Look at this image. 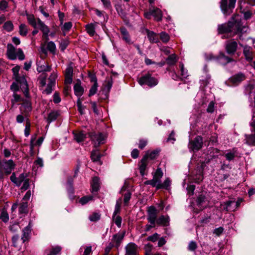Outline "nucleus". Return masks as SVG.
I'll use <instances>...</instances> for the list:
<instances>
[{
    "instance_id": "obj_1",
    "label": "nucleus",
    "mask_w": 255,
    "mask_h": 255,
    "mask_svg": "<svg viewBox=\"0 0 255 255\" xmlns=\"http://www.w3.org/2000/svg\"><path fill=\"white\" fill-rule=\"evenodd\" d=\"M248 29L247 27L242 25L238 16L233 17L232 20L227 23L220 24L218 26L219 34L226 33L231 37L237 34L246 32Z\"/></svg>"
},
{
    "instance_id": "obj_2",
    "label": "nucleus",
    "mask_w": 255,
    "mask_h": 255,
    "mask_svg": "<svg viewBox=\"0 0 255 255\" xmlns=\"http://www.w3.org/2000/svg\"><path fill=\"white\" fill-rule=\"evenodd\" d=\"M6 55L7 58L11 60L18 58L20 60L25 59V55L21 48H15L12 44H8L7 45Z\"/></svg>"
},
{
    "instance_id": "obj_3",
    "label": "nucleus",
    "mask_w": 255,
    "mask_h": 255,
    "mask_svg": "<svg viewBox=\"0 0 255 255\" xmlns=\"http://www.w3.org/2000/svg\"><path fill=\"white\" fill-rule=\"evenodd\" d=\"M15 165L12 160H3L0 161V180L3 178L2 169L6 174H9L14 169Z\"/></svg>"
},
{
    "instance_id": "obj_4",
    "label": "nucleus",
    "mask_w": 255,
    "mask_h": 255,
    "mask_svg": "<svg viewBox=\"0 0 255 255\" xmlns=\"http://www.w3.org/2000/svg\"><path fill=\"white\" fill-rule=\"evenodd\" d=\"M139 84L142 86L146 85L150 87H153L157 85L158 81L157 79L152 77L151 75L147 73L141 77L138 80Z\"/></svg>"
},
{
    "instance_id": "obj_5",
    "label": "nucleus",
    "mask_w": 255,
    "mask_h": 255,
    "mask_svg": "<svg viewBox=\"0 0 255 255\" xmlns=\"http://www.w3.org/2000/svg\"><path fill=\"white\" fill-rule=\"evenodd\" d=\"M243 200L239 199L237 201L229 200L221 204L222 208L227 211L233 212L235 211L240 205Z\"/></svg>"
},
{
    "instance_id": "obj_6",
    "label": "nucleus",
    "mask_w": 255,
    "mask_h": 255,
    "mask_svg": "<svg viewBox=\"0 0 255 255\" xmlns=\"http://www.w3.org/2000/svg\"><path fill=\"white\" fill-rule=\"evenodd\" d=\"M206 59L207 60H216L221 64L225 65L233 61V59L225 55L224 53H220L218 57H215L212 54L206 55Z\"/></svg>"
},
{
    "instance_id": "obj_7",
    "label": "nucleus",
    "mask_w": 255,
    "mask_h": 255,
    "mask_svg": "<svg viewBox=\"0 0 255 255\" xmlns=\"http://www.w3.org/2000/svg\"><path fill=\"white\" fill-rule=\"evenodd\" d=\"M203 138L201 136H196L194 140H190L188 147L191 151H198L203 146Z\"/></svg>"
},
{
    "instance_id": "obj_8",
    "label": "nucleus",
    "mask_w": 255,
    "mask_h": 255,
    "mask_svg": "<svg viewBox=\"0 0 255 255\" xmlns=\"http://www.w3.org/2000/svg\"><path fill=\"white\" fill-rule=\"evenodd\" d=\"M246 77L243 73H239L230 77L227 83L229 86H237L245 80Z\"/></svg>"
},
{
    "instance_id": "obj_9",
    "label": "nucleus",
    "mask_w": 255,
    "mask_h": 255,
    "mask_svg": "<svg viewBox=\"0 0 255 255\" xmlns=\"http://www.w3.org/2000/svg\"><path fill=\"white\" fill-rule=\"evenodd\" d=\"M89 135L91 140L94 143L95 147H98L100 144L104 143L105 140V135L101 132H90Z\"/></svg>"
},
{
    "instance_id": "obj_10",
    "label": "nucleus",
    "mask_w": 255,
    "mask_h": 255,
    "mask_svg": "<svg viewBox=\"0 0 255 255\" xmlns=\"http://www.w3.org/2000/svg\"><path fill=\"white\" fill-rule=\"evenodd\" d=\"M196 203L198 206L203 209L208 206L209 203V198L208 194L206 192H202L198 196Z\"/></svg>"
},
{
    "instance_id": "obj_11",
    "label": "nucleus",
    "mask_w": 255,
    "mask_h": 255,
    "mask_svg": "<svg viewBox=\"0 0 255 255\" xmlns=\"http://www.w3.org/2000/svg\"><path fill=\"white\" fill-rule=\"evenodd\" d=\"M236 0H229V3L228 4L227 0H221L220 7L224 14H228V11L235 7Z\"/></svg>"
},
{
    "instance_id": "obj_12",
    "label": "nucleus",
    "mask_w": 255,
    "mask_h": 255,
    "mask_svg": "<svg viewBox=\"0 0 255 255\" xmlns=\"http://www.w3.org/2000/svg\"><path fill=\"white\" fill-rule=\"evenodd\" d=\"M243 48V55L245 57L246 60L248 62H252L254 58L255 52L252 47L248 45H242Z\"/></svg>"
},
{
    "instance_id": "obj_13",
    "label": "nucleus",
    "mask_w": 255,
    "mask_h": 255,
    "mask_svg": "<svg viewBox=\"0 0 255 255\" xmlns=\"http://www.w3.org/2000/svg\"><path fill=\"white\" fill-rule=\"evenodd\" d=\"M121 199H120L116 202L115 210L113 215V220L115 223H121L122 218L119 215L121 211Z\"/></svg>"
},
{
    "instance_id": "obj_14",
    "label": "nucleus",
    "mask_w": 255,
    "mask_h": 255,
    "mask_svg": "<svg viewBox=\"0 0 255 255\" xmlns=\"http://www.w3.org/2000/svg\"><path fill=\"white\" fill-rule=\"evenodd\" d=\"M31 231L32 227L30 224H28L22 230L21 237V244H25L29 241L31 238Z\"/></svg>"
},
{
    "instance_id": "obj_15",
    "label": "nucleus",
    "mask_w": 255,
    "mask_h": 255,
    "mask_svg": "<svg viewBox=\"0 0 255 255\" xmlns=\"http://www.w3.org/2000/svg\"><path fill=\"white\" fill-rule=\"evenodd\" d=\"M238 43L234 40H228L226 43V50L229 54H234L237 51Z\"/></svg>"
},
{
    "instance_id": "obj_16",
    "label": "nucleus",
    "mask_w": 255,
    "mask_h": 255,
    "mask_svg": "<svg viewBox=\"0 0 255 255\" xmlns=\"http://www.w3.org/2000/svg\"><path fill=\"white\" fill-rule=\"evenodd\" d=\"M125 249V255H138L137 246L133 243H128Z\"/></svg>"
},
{
    "instance_id": "obj_17",
    "label": "nucleus",
    "mask_w": 255,
    "mask_h": 255,
    "mask_svg": "<svg viewBox=\"0 0 255 255\" xmlns=\"http://www.w3.org/2000/svg\"><path fill=\"white\" fill-rule=\"evenodd\" d=\"M157 210L153 206H150L148 210V220L150 223H155L156 219Z\"/></svg>"
},
{
    "instance_id": "obj_18",
    "label": "nucleus",
    "mask_w": 255,
    "mask_h": 255,
    "mask_svg": "<svg viewBox=\"0 0 255 255\" xmlns=\"http://www.w3.org/2000/svg\"><path fill=\"white\" fill-rule=\"evenodd\" d=\"M37 27L43 32V37L46 40H48V33L49 32V28L39 18H37Z\"/></svg>"
},
{
    "instance_id": "obj_19",
    "label": "nucleus",
    "mask_w": 255,
    "mask_h": 255,
    "mask_svg": "<svg viewBox=\"0 0 255 255\" xmlns=\"http://www.w3.org/2000/svg\"><path fill=\"white\" fill-rule=\"evenodd\" d=\"M151 11H152V15L154 16L156 20H161L162 17V13L161 10L159 8L155 7L153 5H151Z\"/></svg>"
},
{
    "instance_id": "obj_20",
    "label": "nucleus",
    "mask_w": 255,
    "mask_h": 255,
    "mask_svg": "<svg viewBox=\"0 0 255 255\" xmlns=\"http://www.w3.org/2000/svg\"><path fill=\"white\" fill-rule=\"evenodd\" d=\"M91 192L93 195L98 191L100 188L99 178L98 177H93L92 182L91 183Z\"/></svg>"
},
{
    "instance_id": "obj_21",
    "label": "nucleus",
    "mask_w": 255,
    "mask_h": 255,
    "mask_svg": "<svg viewBox=\"0 0 255 255\" xmlns=\"http://www.w3.org/2000/svg\"><path fill=\"white\" fill-rule=\"evenodd\" d=\"M62 248L60 246H53L49 249H47L45 252L47 253V255H57L60 254Z\"/></svg>"
},
{
    "instance_id": "obj_22",
    "label": "nucleus",
    "mask_w": 255,
    "mask_h": 255,
    "mask_svg": "<svg viewBox=\"0 0 255 255\" xmlns=\"http://www.w3.org/2000/svg\"><path fill=\"white\" fill-rule=\"evenodd\" d=\"M22 106L24 109H21V111H22V113L25 115V117H27L28 113L32 110L31 103L28 100H26L23 102L22 104Z\"/></svg>"
},
{
    "instance_id": "obj_23",
    "label": "nucleus",
    "mask_w": 255,
    "mask_h": 255,
    "mask_svg": "<svg viewBox=\"0 0 255 255\" xmlns=\"http://www.w3.org/2000/svg\"><path fill=\"white\" fill-rule=\"evenodd\" d=\"M148 164V161L146 160V156H143L141 160L139 165V171L140 174L143 176L145 174V171Z\"/></svg>"
},
{
    "instance_id": "obj_24",
    "label": "nucleus",
    "mask_w": 255,
    "mask_h": 255,
    "mask_svg": "<svg viewBox=\"0 0 255 255\" xmlns=\"http://www.w3.org/2000/svg\"><path fill=\"white\" fill-rule=\"evenodd\" d=\"M163 175V173L162 169L160 167H158L156 171L153 174V178L157 184L159 183L161 181V179Z\"/></svg>"
},
{
    "instance_id": "obj_25",
    "label": "nucleus",
    "mask_w": 255,
    "mask_h": 255,
    "mask_svg": "<svg viewBox=\"0 0 255 255\" xmlns=\"http://www.w3.org/2000/svg\"><path fill=\"white\" fill-rule=\"evenodd\" d=\"M27 20L28 23L33 28H37V19H35L33 14H26Z\"/></svg>"
},
{
    "instance_id": "obj_26",
    "label": "nucleus",
    "mask_w": 255,
    "mask_h": 255,
    "mask_svg": "<svg viewBox=\"0 0 255 255\" xmlns=\"http://www.w3.org/2000/svg\"><path fill=\"white\" fill-rule=\"evenodd\" d=\"M73 183V179L72 178L70 177L68 179L67 183H66V188L67 192H68V194L69 195V196L70 197H72L73 196L74 194V189L72 186Z\"/></svg>"
},
{
    "instance_id": "obj_27",
    "label": "nucleus",
    "mask_w": 255,
    "mask_h": 255,
    "mask_svg": "<svg viewBox=\"0 0 255 255\" xmlns=\"http://www.w3.org/2000/svg\"><path fill=\"white\" fill-rule=\"evenodd\" d=\"M147 32V36L150 42L156 43L158 41V36L156 33L149 30Z\"/></svg>"
},
{
    "instance_id": "obj_28",
    "label": "nucleus",
    "mask_w": 255,
    "mask_h": 255,
    "mask_svg": "<svg viewBox=\"0 0 255 255\" xmlns=\"http://www.w3.org/2000/svg\"><path fill=\"white\" fill-rule=\"evenodd\" d=\"M124 235H115L113 237V241L115 244V246L116 248H118L123 239H124Z\"/></svg>"
},
{
    "instance_id": "obj_29",
    "label": "nucleus",
    "mask_w": 255,
    "mask_h": 255,
    "mask_svg": "<svg viewBox=\"0 0 255 255\" xmlns=\"http://www.w3.org/2000/svg\"><path fill=\"white\" fill-rule=\"evenodd\" d=\"M120 31L122 35L123 40H124L127 43H130V38L127 29L125 27H123L121 28Z\"/></svg>"
},
{
    "instance_id": "obj_30",
    "label": "nucleus",
    "mask_w": 255,
    "mask_h": 255,
    "mask_svg": "<svg viewBox=\"0 0 255 255\" xmlns=\"http://www.w3.org/2000/svg\"><path fill=\"white\" fill-rule=\"evenodd\" d=\"M74 139L77 142H80L84 140L86 138V134L83 131L73 132Z\"/></svg>"
},
{
    "instance_id": "obj_31",
    "label": "nucleus",
    "mask_w": 255,
    "mask_h": 255,
    "mask_svg": "<svg viewBox=\"0 0 255 255\" xmlns=\"http://www.w3.org/2000/svg\"><path fill=\"white\" fill-rule=\"evenodd\" d=\"M160 150L156 149L152 151H147L144 156H146V160L148 159L153 160L155 159L158 155Z\"/></svg>"
},
{
    "instance_id": "obj_32",
    "label": "nucleus",
    "mask_w": 255,
    "mask_h": 255,
    "mask_svg": "<svg viewBox=\"0 0 255 255\" xmlns=\"http://www.w3.org/2000/svg\"><path fill=\"white\" fill-rule=\"evenodd\" d=\"M170 179L169 178H166L164 181L163 183H162L160 181L159 183L157 184V190L162 188H165L167 189L170 186Z\"/></svg>"
},
{
    "instance_id": "obj_33",
    "label": "nucleus",
    "mask_w": 255,
    "mask_h": 255,
    "mask_svg": "<svg viewBox=\"0 0 255 255\" xmlns=\"http://www.w3.org/2000/svg\"><path fill=\"white\" fill-rule=\"evenodd\" d=\"M220 150L216 148H209L207 154L211 158L217 157L219 154Z\"/></svg>"
},
{
    "instance_id": "obj_34",
    "label": "nucleus",
    "mask_w": 255,
    "mask_h": 255,
    "mask_svg": "<svg viewBox=\"0 0 255 255\" xmlns=\"http://www.w3.org/2000/svg\"><path fill=\"white\" fill-rule=\"evenodd\" d=\"M87 32L91 36H93L95 34V27L93 23L87 24L85 26Z\"/></svg>"
},
{
    "instance_id": "obj_35",
    "label": "nucleus",
    "mask_w": 255,
    "mask_h": 255,
    "mask_svg": "<svg viewBox=\"0 0 255 255\" xmlns=\"http://www.w3.org/2000/svg\"><path fill=\"white\" fill-rule=\"evenodd\" d=\"M79 251L81 255H90L92 253V247H81Z\"/></svg>"
},
{
    "instance_id": "obj_36",
    "label": "nucleus",
    "mask_w": 255,
    "mask_h": 255,
    "mask_svg": "<svg viewBox=\"0 0 255 255\" xmlns=\"http://www.w3.org/2000/svg\"><path fill=\"white\" fill-rule=\"evenodd\" d=\"M75 94L77 97H80L83 93V89L80 84L77 83L74 86Z\"/></svg>"
},
{
    "instance_id": "obj_37",
    "label": "nucleus",
    "mask_w": 255,
    "mask_h": 255,
    "mask_svg": "<svg viewBox=\"0 0 255 255\" xmlns=\"http://www.w3.org/2000/svg\"><path fill=\"white\" fill-rule=\"evenodd\" d=\"M93 199V196L92 195H88L82 197L79 200V203L82 205H84L89 201H92Z\"/></svg>"
},
{
    "instance_id": "obj_38",
    "label": "nucleus",
    "mask_w": 255,
    "mask_h": 255,
    "mask_svg": "<svg viewBox=\"0 0 255 255\" xmlns=\"http://www.w3.org/2000/svg\"><path fill=\"white\" fill-rule=\"evenodd\" d=\"M255 85L253 84H248L245 86V93L251 95L255 93Z\"/></svg>"
},
{
    "instance_id": "obj_39",
    "label": "nucleus",
    "mask_w": 255,
    "mask_h": 255,
    "mask_svg": "<svg viewBox=\"0 0 255 255\" xmlns=\"http://www.w3.org/2000/svg\"><path fill=\"white\" fill-rule=\"evenodd\" d=\"M177 62V57L175 54H171L166 59V62L169 65H173Z\"/></svg>"
},
{
    "instance_id": "obj_40",
    "label": "nucleus",
    "mask_w": 255,
    "mask_h": 255,
    "mask_svg": "<svg viewBox=\"0 0 255 255\" xmlns=\"http://www.w3.org/2000/svg\"><path fill=\"white\" fill-rule=\"evenodd\" d=\"M59 114L56 111H52L50 112L47 118V121L48 123H51L54 121H55L57 118L58 117Z\"/></svg>"
},
{
    "instance_id": "obj_41",
    "label": "nucleus",
    "mask_w": 255,
    "mask_h": 255,
    "mask_svg": "<svg viewBox=\"0 0 255 255\" xmlns=\"http://www.w3.org/2000/svg\"><path fill=\"white\" fill-rule=\"evenodd\" d=\"M179 67L181 71V79L183 80L184 79L187 78L188 76V71L184 68L183 64L182 63H180Z\"/></svg>"
},
{
    "instance_id": "obj_42",
    "label": "nucleus",
    "mask_w": 255,
    "mask_h": 255,
    "mask_svg": "<svg viewBox=\"0 0 255 255\" xmlns=\"http://www.w3.org/2000/svg\"><path fill=\"white\" fill-rule=\"evenodd\" d=\"M28 203L27 202L23 201L20 203L19 207V212L20 213H25L27 212Z\"/></svg>"
},
{
    "instance_id": "obj_43",
    "label": "nucleus",
    "mask_w": 255,
    "mask_h": 255,
    "mask_svg": "<svg viewBox=\"0 0 255 255\" xmlns=\"http://www.w3.org/2000/svg\"><path fill=\"white\" fill-rule=\"evenodd\" d=\"M58 74L56 72H52L49 77L48 78V83L50 85H53L55 86V80L57 78Z\"/></svg>"
},
{
    "instance_id": "obj_44",
    "label": "nucleus",
    "mask_w": 255,
    "mask_h": 255,
    "mask_svg": "<svg viewBox=\"0 0 255 255\" xmlns=\"http://www.w3.org/2000/svg\"><path fill=\"white\" fill-rule=\"evenodd\" d=\"M97 90H98V83H97V80L95 79L94 84L91 87V88L89 90V93L88 96L89 97L93 96L94 95H95L96 93Z\"/></svg>"
},
{
    "instance_id": "obj_45",
    "label": "nucleus",
    "mask_w": 255,
    "mask_h": 255,
    "mask_svg": "<svg viewBox=\"0 0 255 255\" xmlns=\"http://www.w3.org/2000/svg\"><path fill=\"white\" fill-rule=\"evenodd\" d=\"M12 243L13 247L17 248L20 246V241L19 240V236L17 235H15L12 237Z\"/></svg>"
},
{
    "instance_id": "obj_46",
    "label": "nucleus",
    "mask_w": 255,
    "mask_h": 255,
    "mask_svg": "<svg viewBox=\"0 0 255 255\" xmlns=\"http://www.w3.org/2000/svg\"><path fill=\"white\" fill-rule=\"evenodd\" d=\"M27 174L26 173H23L20 174L18 177H17L16 186H20L22 182H23L24 181H25V180L28 179L27 178Z\"/></svg>"
},
{
    "instance_id": "obj_47",
    "label": "nucleus",
    "mask_w": 255,
    "mask_h": 255,
    "mask_svg": "<svg viewBox=\"0 0 255 255\" xmlns=\"http://www.w3.org/2000/svg\"><path fill=\"white\" fill-rule=\"evenodd\" d=\"M91 158L93 161H98L100 159L101 154L98 150L93 151L91 154Z\"/></svg>"
},
{
    "instance_id": "obj_48",
    "label": "nucleus",
    "mask_w": 255,
    "mask_h": 255,
    "mask_svg": "<svg viewBox=\"0 0 255 255\" xmlns=\"http://www.w3.org/2000/svg\"><path fill=\"white\" fill-rule=\"evenodd\" d=\"M101 215L99 213L94 212L89 216V219L91 222H97L100 220Z\"/></svg>"
},
{
    "instance_id": "obj_49",
    "label": "nucleus",
    "mask_w": 255,
    "mask_h": 255,
    "mask_svg": "<svg viewBox=\"0 0 255 255\" xmlns=\"http://www.w3.org/2000/svg\"><path fill=\"white\" fill-rule=\"evenodd\" d=\"M47 49L51 53L54 54L56 50V45L53 41L48 42L47 44Z\"/></svg>"
},
{
    "instance_id": "obj_50",
    "label": "nucleus",
    "mask_w": 255,
    "mask_h": 255,
    "mask_svg": "<svg viewBox=\"0 0 255 255\" xmlns=\"http://www.w3.org/2000/svg\"><path fill=\"white\" fill-rule=\"evenodd\" d=\"M37 70L39 73L49 71L50 67L47 65H37Z\"/></svg>"
},
{
    "instance_id": "obj_51",
    "label": "nucleus",
    "mask_w": 255,
    "mask_h": 255,
    "mask_svg": "<svg viewBox=\"0 0 255 255\" xmlns=\"http://www.w3.org/2000/svg\"><path fill=\"white\" fill-rule=\"evenodd\" d=\"M170 219L168 215H162L158 218L157 223H168Z\"/></svg>"
},
{
    "instance_id": "obj_52",
    "label": "nucleus",
    "mask_w": 255,
    "mask_h": 255,
    "mask_svg": "<svg viewBox=\"0 0 255 255\" xmlns=\"http://www.w3.org/2000/svg\"><path fill=\"white\" fill-rule=\"evenodd\" d=\"M236 153V150H235V148H233L232 151L227 153L225 156L228 160L231 161L234 159L235 157Z\"/></svg>"
},
{
    "instance_id": "obj_53",
    "label": "nucleus",
    "mask_w": 255,
    "mask_h": 255,
    "mask_svg": "<svg viewBox=\"0 0 255 255\" xmlns=\"http://www.w3.org/2000/svg\"><path fill=\"white\" fill-rule=\"evenodd\" d=\"M22 99L20 96L19 95L14 93L12 95V99L11 100V102L12 104V106H14V105L17 102L21 101Z\"/></svg>"
},
{
    "instance_id": "obj_54",
    "label": "nucleus",
    "mask_w": 255,
    "mask_h": 255,
    "mask_svg": "<svg viewBox=\"0 0 255 255\" xmlns=\"http://www.w3.org/2000/svg\"><path fill=\"white\" fill-rule=\"evenodd\" d=\"M0 219L4 223L8 222L9 220V216L7 212L3 210L0 215Z\"/></svg>"
},
{
    "instance_id": "obj_55",
    "label": "nucleus",
    "mask_w": 255,
    "mask_h": 255,
    "mask_svg": "<svg viewBox=\"0 0 255 255\" xmlns=\"http://www.w3.org/2000/svg\"><path fill=\"white\" fill-rule=\"evenodd\" d=\"M19 34L22 36H25L27 33V28L25 24H21L19 26Z\"/></svg>"
},
{
    "instance_id": "obj_56",
    "label": "nucleus",
    "mask_w": 255,
    "mask_h": 255,
    "mask_svg": "<svg viewBox=\"0 0 255 255\" xmlns=\"http://www.w3.org/2000/svg\"><path fill=\"white\" fill-rule=\"evenodd\" d=\"M37 135L36 134H33L31 136L30 141V150L31 152H33L34 147L36 146V144H35L34 141L36 139Z\"/></svg>"
},
{
    "instance_id": "obj_57",
    "label": "nucleus",
    "mask_w": 255,
    "mask_h": 255,
    "mask_svg": "<svg viewBox=\"0 0 255 255\" xmlns=\"http://www.w3.org/2000/svg\"><path fill=\"white\" fill-rule=\"evenodd\" d=\"M247 142L252 145H255V134H251L247 137Z\"/></svg>"
},
{
    "instance_id": "obj_58",
    "label": "nucleus",
    "mask_w": 255,
    "mask_h": 255,
    "mask_svg": "<svg viewBox=\"0 0 255 255\" xmlns=\"http://www.w3.org/2000/svg\"><path fill=\"white\" fill-rule=\"evenodd\" d=\"M13 24L11 21H6L3 25V28L7 31H10L13 29Z\"/></svg>"
},
{
    "instance_id": "obj_59",
    "label": "nucleus",
    "mask_w": 255,
    "mask_h": 255,
    "mask_svg": "<svg viewBox=\"0 0 255 255\" xmlns=\"http://www.w3.org/2000/svg\"><path fill=\"white\" fill-rule=\"evenodd\" d=\"M160 39L161 40L165 43L167 42L169 40V35L165 32H162L160 33Z\"/></svg>"
},
{
    "instance_id": "obj_60",
    "label": "nucleus",
    "mask_w": 255,
    "mask_h": 255,
    "mask_svg": "<svg viewBox=\"0 0 255 255\" xmlns=\"http://www.w3.org/2000/svg\"><path fill=\"white\" fill-rule=\"evenodd\" d=\"M197 248V245L195 241H191L189 243L188 249L190 251H195Z\"/></svg>"
},
{
    "instance_id": "obj_61",
    "label": "nucleus",
    "mask_w": 255,
    "mask_h": 255,
    "mask_svg": "<svg viewBox=\"0 0 255 255\" xmlns=\"http://www.w3.org/2000/svg\"><path fill=\"white\" fill-rule=\"evenodd\" d=\"M16 80L17 82L19 83L21 85L27 86L26 81L24 77H20L17 76L15 77Z\"/></svg>"
},
{
    "instance_id": "obj_62",
    "label": "nucleus",
    "mask_w": 255,
    "mask_h": 255,
    "mask_svg": "<svg viewBox=\"0 0 255 255\" xmlns=\"http://www.w3.org/2000/svg\"><path fill=\"white\" fill-rule=\"evenodd\" d=\"M65 76H73V67L71 64H69L66 68L65 71Z\"/></svg>"
},
{
    "instance_id": "obj_63",
    "label": "nucleus",
    "mask_w": 255,
    "mask_h": 255,
    "mask_svg": "<svg viewBox=\"0 0 255 255\" xmlns=\"http://www.w3.org/2000/svg\"><path fill=\"white\" fill-rule=\"evenodd\" d=\"M159 238V235L157 233H154L153 235L148 237L147 240L152 242H156Z\"/></svg>"
},
{
    "instance_id": "obj_64",
    "label": "nucleus",
    "mask_w": 255,
    "mask_h": 255,
    "mask_svg": "<svg viewBox=\"0 0 255 255\" xmlns=\"http://www.w3.org/2000/svg\"><path fill=\"white\" fill-rule=\"evenodd\" d=\"M131 198V193L130 192L128 191L124 195V202L125 205H128L130 199Z\"/></svg>"
}]
</instances>
